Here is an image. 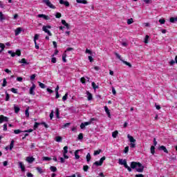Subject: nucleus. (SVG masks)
Masks as SVG:
<instances>
[{
    "label": "nucleus",
    "mask_w": 177,
    "mask_h": 177,
    "mask_svg": "<svg viewBox=\"0 0 177 177\" xmlns=\"http://www.w3.org/2000/svg\"><path fill=\"white\" fill-rule=\"evenodd\" d=\"M50 169L52 172H56V171H57V168H56V167L55 166H51L50 167Z\"/></svg>",
    "instance_id": "b1692460"
},
{
    "label": "nucleus",
    "mask_w": 177,
    "mask_h": 177,
    "mask_svg": "<svg viewBox=\"0 0 177 177\" xmlns=\"http://www.w3.org/2000/svg\"><path fill=\"white\" fill-rule=\"evenodd\" d=\"M19 63H20L21 66H28V64H30V63L27 62V59H26V58H23L19 60Z\"/></svg>",
    "instance_id": "0eeeda50"
},
{
    "label": "nucleus",
    "mask_w": 177,
    "mask_h": 177,
    "mask_svg": "<svg viewBox=\"0 0 177 177\" xmlns=\"http://www.w3.org/2000/svg\"><path fill=\"white\" fill-rule=\"evenodd\" d=\"M44 3L46 4L48 8H50V9H56V7L50 3L49 0H43Z\"/></svg>",
    "instance_id": "423d86ee"
},
{
    "label": "nucleus",
    "mask_w": 177,
    "mask_h": 177,
    "mask_svg": "<svg viewBox=\"0 0 177 177\" xmlns=\"http://www.w3.org/2000/svg\"><path fill=\"white\" fill-rule=\"evenodd\" d=\"M159 150H162V151H164V153H168V149H167V147H165V146L162 145L159 147Z\"/></svg>",
    "instance_id": "4468645a"
},
{
    "label": "nucleus",
    "mask_w": 177,
    "mask_h": 177,
    "mask_svg": "<svg viewBox=\"0 0 177 177\" xmlns=\"http://www.w3.org/2000/svg\"><path fill=\"white\" fill-rule=\"evenodd\" d=\"M76 2L77 3H83L84 5H86V3H88L86 0H76Z\"/></svg>",
    "instance_id": "a211bd4d"
},
{
    "label": "nucleus",
    "mask_w": 177,
    "mask_h": 177,
    "mask_svg": "<svg viewBox=\"0 0 177 177\" xmlns=\"http://www.w3.org/2000/svg\"><path fill=\"white\" fill-rule=\"evenodd\" d=\"M55 140H56V142H62V140H63V139L62 138V137L58 136L55 137Z\"/></svg>",
    "instance_id": "c756f323"
},
{
    "label": "nucleus",
    "mask_w": 177,
    "mask_h": 177,
    "mask_svg": "<svg viewBox=\"0 0 177 177\" xmlns=\"http://www.w3.org/2000/svg\"><path fill=\"white\" fill-rule=\"evenodd\" d=\"M119 164L120 165H124V168H126L129 171V172H132V169H131V167L128 166L126 159H119Z\"/></svg>",
    "instance_id": "f03ea898"
},
{
    "label": "nucleus",
    "mask_w": 177,
    "mask_h": 177,
    "mask_svg": "<svg viewBox=\"0 0 177 177\" xmlns=\"http://www.w3.org/2000/svg\"><path fill=\"white\" fill-rule=\"evenodd\" d=\"M114 55L118 59H119V60H120V62H122V60H124L122 59V58H121V55H120V54H118V53H114Z\"/></svg>",
    "instance_id": "412c9836"
},
{
    "label": "nucleus",
    "mask_w": 177,
    "mask_h": 177,
    "mask_svg": "<svg viewBox=\"0 0 177 177\" xmlns=\"http://www.w3.org/2000/svg\"><path fill=\"white\" fill-rule=\"evenodd\" d=\"M35 89V85L33 84L32 86L30 88V94L32 95L33 96L35 95V92L34 90Z\"/></svg>",
    "instance_id": "9d476101"
},
{
    "label": "nucleus",
    "mask_w": 177,
    "mask_h": 177,
    "mask_svg": "<svg viewBox=\"0 0 177 177\" xmlns=\"http://www.w3.org/2000/svg\"><path fill=\"white\" fill-rule=\"evenodd\" d=\"M51 63H56V57H53L51 59Z\"/></svg>",
    "instance_id": "338daca9"
},
{
    "label": "nucleus",
    "mask_w": 177,
    "mask_h": 177,
    "mask_svg": "<svg viewBox=\"0 0 177 177\" xmlns=\"http://www.w3.org/2000/svg\"><path fill=\"white\" fill-rule=\"evenodd\" d=\"M85 81H86V80L85 79V77H82L80 79V82H82V84H85Z\"/></svg>",
    "instance_id": "13d9d810"
},
{
    "label": "nucleus",
    "mask_w": 177,
    "mask_h": 177,
    "mask_svg": "<svg viewBox=\"0 0 177 177\" xmlns=\"http://www.w3.org/2000/svg\"><path fill=\"white\" fill-rule=\"evenodd\" d=\"M118 135V131H115L112 133V136L114 138H117Z\"/></svg>",
    "instance_id": "bb28decb"
},
{
    "label": "nucleus",
    "mask_w": 177,
    "mask_h": 177,
    "mask_svg": "<svg viewBox=\"0 0 177 177\" xmlns=\"http://www.w3.org/2000/svg\"><path fill=\"white\" fill-rule=\"evenodd\" d=\"M15 146V140H12L10 144V150H12Z\"/></svg>",
    "instance_id": "393cba45"
},
{
    "label": "nucleus",
    "mask_w": 177,
    "mask_h": 177,
    "mask_svg": "<svg viewBox=\"0 0 177 177\" xmlns=\"http://www.w3.org/2000/svg\"><path fill=\"white\" fill-rule=\"evenodd\" d=\"M100 151H102V150H97L94 151V156H97L98 154H100Z\"/></svg>",
    "instance_id": "a18cd8bd"
},
{
    "label": "nucleus",
    "mask_w": 177,
    "mask_h": 177,
    "mask_svg": "<svg viewBox=\"0 0 177 177\" xmlns=\"http://www.w3.org/2000/svg\"><path fill=\"white\" fill-rule=\"evenodd\" d=\"M9 99H10V95H9V93L8 92L6 93V102H9Z\"/></svg>",
    "instance_id": "f704fd0d"
},
{
    "label": "nucleus",
    "mask_w": 177,
    "mask_h": 177,
    "mask_svg": "<svg viewBox=\"0 0 177 177\" xmlns=\"http://www.w3.org/2000/svg\"><path fill=\"white\" fill-rule=\"evenodd\" d=\"M67 153H68V147L65 146L64 147L63 154H67Z\"/></svg>",
    "instance_id": "4be33fe9"
},
{
    "label": "nucleus",
    "mask_w": 177,
    "mask_h": 177,
    "mask_svg": "<svg viewBox=\"0 0 177 177\" xmlns=\"http://www.w3.org/2000/svg\"><path fill=\"white\" fill-rule=\"evenodd\" d=\"M37 17L43 18V19H44V20H49V19H50V18L49 17V16L45 15H44V14H39V15H37Z\"/></svg>",
    "instance_id": "1a4fd4ad"
},
{
    "label": "nucleus",
    "mask_w": 177,
    "mask_h": 177,
    "mask_svg": "<svg viewBox=\"0 0 177 177\" xmlns=\"http://www.w3.org/2000/svg\"><path fill=\"white\" fill-rule=\"evenodd\" d=\"M132 23H133V19L130 18V19H127V24H129V26L132 24Z\"/></svg>",
    "instance_id": "c9c22d12"
},
{
    "label": "nucleus",
    "mask_w": 177,
    "mask_h": 177,
    "mask_svg": "<svg viewBox=\"0 0 177 177\" xmlns=\"http://www.w3.org/2000/svg\"><path fill=\"white\" fill-rule=\"evenodd\" d=\"M56 115H57V118H60V112L59 111V109L56 108Z\"/></svg>",
    "instance_id": "473e14b6"
},
{
    "label": "nucleus",
    "mask_w": 177,
    "mask_h": 177,
    "mask_svg": "<svg viewBox=\"0 0 177 177\" xmlns=\"http://www.w3.org/2000/svg\"><path fill=\"white\" fill-rule=\"evenodd\" d=\"M131 169H136L137 172H143L145 170V166H142L140 162H131Z\"/></svg>",
    "instance_id": "f257e3e1"
},
{
    "label": "nucleus",
    "mask_w": 177,
    "mask_h": 177,
    "mask_svg": "<svg viewBox=\"0 0 177 177\" xmlns=\"http://www.w3.org/2000/svg\"><path fill=\"white\" fill-rule=\"evenodd\" d=\"M36 169L39 172V174H42L44 172L41 167H37Z\"/></svg>",
    "instance_id": "37998d69"
},
{
    "label": "nucleus",
    "mask_w": 177,
    "mask_h": 177,
    "mask_svg": "<svg viewBox=\"0 0 177 177\" xmlns=\"http://www.w3.org/2000/svg\"><path fill=\"white\" fill-rule=\"evenodd\" d=\"M128 151H129V147H126L124 148V153H125V154H127V153H128Z\"/></svg>",
    "instance_id": "8fccbe9b"
},
{
    "label": "nucleus",
    "mask_w": 177,
    "mask_h": 177,
    "mask_svg": "<svg viewBox=\"0 0 177 177\" xmlns=\"http://www.w3.org/2000/svg\"><path fill=\"white\" fill-rule=\"evenodd\" d=\"M42 160H43V161H50V160H52V158H49V157L44 156L42 158Z\"/></svg>",
    "instance_id": "cd10ccee"
},
{
    "label": "nucleus",
    "mask_w": 177,
    "mask_h": 177,
    "mask_svg": "<svg viewBox=\"0 0 177 177\" xmlns=\"http://www.w3.org/2000/svg\"><path fill=\"white\" fill-rule=\"evenodd\" d=\"M105 112L106 113L108 117L110 118V117H111V115L110 114V111L109 110V108L107 107V106H105L104 107Z\"/></svg>",
    "instance_id": "dca6fc26"
},
{
    "label": "nucleus",
    "mask_w": 177,
    "mask_h": 177,
    "mask_svg": "<svg viewBox=\"0 0 177 177\" xmlns=\"http://www.w3.org/2000/svg\"><path fill=\"white\" fill-rule=\"evenodd\" d=\"M0 48H1V50H5V44L0 43Z\"/></svg>",
    "instance_id": "864d4df0"
},
{
    "label": "nucleus",
    "mask_w": 177,
    "mask_h": 177,
    "mask_svg": "<svg viewBox=\"0 0 177 177\" xmlns=\"http://www.w3.org/2000/svg\"><path fill=\"white\" fill-rule=\"evenodd\" d=\"M130 147H131V149L136 147V145L135 144V142H131L130 144Z\"/></svg>",
    "instance_id": "3c124183"
},
{
    "label": "nucleus",
    "mask_w": 177,
    "mask_h": 177,
    "mask_svg": "<svg viewBox=\"0 0 177 177\" xmlns=\"http://www.w3.org/2000/svg\"><path fill=\"white\" fill-rule=\"evenodd\" d=\"M38 38H39V35L38 34L35 35L34 42H37V40L38 39Z\"/></svg>",
    "instance_id": "a19ab883"
},
{
    "label": "nucleus",
    "mask_w": 177,
    "mask_h": 177,
    "mask_svg": "<svg viewBox=\"0 0 177 177\" xmlns=\"http://www.w3.org/2000/svg\"><path fill=\"white\" fill-rule=\"evenodd\" d=\"M62 24H63V26H66L67 24V22H66V20L62 19Z\"/></svg>",
    "instance_id": "0e129e2a"
},
{
    "label": "nucleus",
    "mask_w": 177,
    "mask_h": 177,
    "mask_svg": "<svg viewBox=\"0 0 177 177\" xmlns=\"http://www.w3.org/2000/svg\"><path fill=\"white\" fill-rule=\"evenodd\" d=\"M19 167L21 168V171L22 172H26V166H24V164H23V162H19Z\"/></svg>",
    "instance_id": "6e6552de"
},
{
    "label": "nucleus",
    "mask_w": 177,
    "mask_h": 177,
    "mask_svg": "<svg viewBox=\"0 0 177 177\" xmlns=\"http://www.w3.org/2000/svg\"><path fill=\"white\" fill-rule=\"evenodd\" d=\"M55 17L56 19H60V17H62V14L59 12H57V14L55 15Z\"/></svg>",
    "instance_id": "c03bdc74"
},
{
    "label": "nucleus",
    "mask_w": 177,
    "mask_h": 177,
    "mask_svg": "<svg viewBox=\"0 0 177 177\" xmlns=\"http://www.w3.org/2000/svg\"><path fill=\"white\" fill-rule=\"evenodd\" d=\"M59 160L62 164L66 162V160H64V158H59Z\"/></svg>",
    "instance_id": "bf43d9fd"
},
{
    "label": "nucleus",
    "mask_w": 177,
    "mask_h": 177,
    "mask_svg": "<svg viewBox=\"0 0 177 177\" xmlns=\"http://www.w3.org/2000/svg\"><path fill=\"white\" fill-rule=\"evenodd\" d=\"M86 158L87 162H89L91 161V153H88Z\"/></svg>",
    "instance_id": "7c9ffc66"
},
{
    "label": "nucleus",
    "mask_w": 177,
    "mask_h": 177,
    "mask_svg": "<svg viewBox=\"0 0 177 177\" xmlns=\"http://www.w3.org/2000/svg\"><path fill=\"white\" fill-rule=\"evenodd\" d=\"M159 23H160V24H165V19H159Z\"/></svg>",
    "instance_id": "09e8293b"
},
{
    "label": "nucleus",
    "mask_w": 177,
    "mask_h": 177,
    "mask_svg": "<svg viewBox=\"0 0 177 177\" xmlns=\"http://www.w3.org/2000/svg\"><path fill=\"white\" fill-rule=\"evenodd\" d=\"M89 169V166L88 165H84L83 167V170L84 171V172H88V170Z\"/></svg>",
    "instance_id": "4c0bfd02"
},
{
    "label": "nucleus",
    "mask_w": 177,
    "mask_h": 177,
    "mask_svg": "<svg viewBox=\"0 0 177 177\" xmlns=\"http://www.w3.org/2000/svg\"><path fill=\"white\" fill-rule=\"evenodd\" d=\"M8 53H9V55H11L12 57H15L16 55H17L18 56H21V51H20V50H17L16 53H13V51L12 50H8Z\"/></svg>",
    "instance_id": "39448f33"
},
{
    "label": "nucleus",
    "mask_w": 177,
    "mask_h": 177,
    "mask_svg": "<svg viewBox=\"0 0 177 177\" xmlns=\"http://www.w3.org/2000/svg\"><path fill=\"white\" fill-rule=\"evenodd\" d=\"M26 161L29 164H31V163L34 162V161H35V158H34L33 157L28 156L26 158Z\"/></svg>",
    "instance_id": "9b49d317"
},
{
    "label": "nucleus",
    "mask_w": 177,
    "mask_h": 177,
    "mask_svg": "<svg viewBox=\"0 0 177 177\" xmlns=\"http://www.w3.org/2000/svg\"><path fill=\"white\" fill-rule=\"evenodd\" d=\"M6 84H8V82H6V79H3V84H2V86H6Z\"/></svg>",
    "instance_id": "603ef678"
},
{
    "label": "nucleus",
    "mask_w": 177,
    "mask_h": 177,
    "mask_svg": "<svg viewBox=\"0 0 177 177\" xmlns=\"http://www.w3.org/2000/svg\"><path fill=\"white\" fill-rule=\"evenodd\" d=\"M14 110L16 114L20 111V108L19 106H17L16 104L14 105Z\"/></svg>",
    "instance_id": "6ab92c4d"
},
{
    "label": "nucleus",
    "mask_w": 177,
    "mask_h": 177,
    "mask_svg": "<svg viewBox=\"0 0 177 177\" xmlns=\"http://www.w3.org/2000/svg\"><path fill=\"white\" fill-rule=\"evenodd\" d=\"M21 132L24 131L20 129L14 130V133H15V135H19V133H21Z\"/></svg>",
    "instance_id": "2f4dec72"
},
{
    "label": "nucleus",
    "mask_w": 177,
    "mask_h": 177,
    "mask_svg": "<svg viewBox=\"0 0 177 177\" xmlns=\"http://www.w3.org/2000/svg\"><path fill=\"white\" fill-rule=\"evenodd\" d=\"M82 139H84V134H82V133H80L78 136V140H82Z\"/></svg>",
    "instance_id": "ea45409f"
},
{
    "label": "nucleus",
    "mask_w": 177,
    "mask_h": 177,
    "mask_svg": "<svg viewBox=\"0 0 177 177\" xmlns=\"http://www.w3.org/2000/svg\"><path fill=\"white\" fill-rule=\"evenodd\" d=\"M66 57H67V54L64 53L62 55V60L64 62V63H66L67 59H66Z\"/></svg>",
    "instance_id": "5701e85b"
},
{
    "label": "nucleus",
    "mask_w": 177,
    "mask_h": 177,
    "mask_svg": "<svg viewBox=\"0 0 177 177\" xmlns=\"http://www.w3.org/2000/svg\"><path fill=\"white\" fill-rule=\"evenodd\" d=\"M37 77L36 74H33L30 76V80L31 81H34V80H35V77Z\"/></svg>",
    "instance_id": "de8ad7c7"
},
{
    "label": "nucleus",
    "mask_w": 177,
    "mask_h": 177,
    "mask_svg": "<svg viewBox=\"0 0 177 177\" xmlns=\"http://www.w3.org/2000/svg\"><path fill=\"white\" fill-rule=\"evenodd\" d=\"M48 28H52V27L50 26H44L42 30L44 32H46L49 37H52V33L50 32V30H48Z\"/></svg>",
    "instance_id": "20e7f679"
},
{
    "label": "nucleus",
    "mask_w": 177,
    "mask_h": 177,
    "mask_svg": "<svg viewBox=\"0 0 177 177\" xmlns=\"http://www.w3.org/2000/svg\"><path fill=\"white\" fill-rule=\"evenodd\" d=\"M91 85H92L93 89H99V86H96V84L95 83V82H93L91 83Z\"/></svg>",
    "instance_id": "a878e982"
},
{
    "label": "nucleus",
    "mask_w": 177,
    "mask_h": 177,
    "mask_svg": "<svg viewBox=\"0 0 177 177\" xmlns=\"http://www.w3.org/2000/svg\"><path fill=\"white\" fill-rule=\"evenodd\" d=\"M17 81H18L19 82H21V81H23V77H18L17 78Z\"/></svg>",
    "instance_id": "680f3d73"
},
{
    "label": "nucleus",
    "mask_w": 177,
    "mask_h": 177,
    "mask_svg": "<svg viewBox=\"0 0 177 177\" xmlns=\"http://www.w3.org/2000/svg\"><path fill=\"white\" fill-rule=\"evenodd\" d=\"M78 153H80V149H77L75 151V160H80V155H78Z\"/></svg>",
    "instance_id": "f3484780"
},
{
    "label": "nucleus",
    "mask_w": 177,
    "mask_h": 177,
    "mask_svg": "<svg viewBox=\"0 0 177 177\" xmlns=\"http://www.w3.org/2000/svg\"><path fill=\"white\" fill-rule=\"evenodd\" d=\"M41 125H44L45 128H49V126L45 122H41Z\"/></svg>",
    "instance_id": "6e6d98bb"
},
{
    "label": "nucleus",
    "mask_w": 177,
    "mask_h": 177,
    "mask_svg": "<svg viewBox=\"0 0 177 177\" xmlns=\"http://www.w3.org/2000/svg\"><path fill=\"white\" fill-rule=\"evenodd\" d=\"M136 177H145V176L143 174H136Z\"/></svg>",
    "instance_id": "774afa93"
},
{
    "label": "nucleus",
    "mask_w": 177,
    "mask_h": 177,
    "mask_svg": "<svg viewBox=\"0 0 177 177\" xmlns=\"http://www.w3.org/2000/svg\"><path fill=\"white\" fill-rule=\"evenodd\" d=\"M127 138L131 143H135V142H136V140H135V138H133V137L129 134L127 135Z\"/></svg>",
    "instance_id": "ddd939ff"
},
{
    "label": "nucleus",
    "mask_w": 177,
    "mask_h": 177,
    "mask_svg": "<svg viewBox=\"0 0 177 177\" xmlns=\"http://www.w3.org/2000/svg\"><path fill=\"white\" fill-rule=\"evenodd\" d=\"M53 118V111H51L50 113V120H52Z\"/></svg>",
    "instance_id": "69168bd1"
},
{
    "label": "nucleus",
    "mask_w": 177,
    "mask_h": 177,
    "mask_svg": "<svg viewBox=\"0 0 177 177\" xmlns=\"http://www.w3.org/2000/svg\"><path fill=\"white\" fill-rule=\"evenodd\" d=\"M24 133H30L32 132V129H28V130H25V131H24Z\"/></svg>",
    "instance_id": "e2e57ef3"
},
{
    "label": "nucleus",
    "mask_w": 177,
    "mask_h": 177,
    "mask_svg": "<svg viewBox=\"0 0 177 177\" xmlns=\"http://www.w3.org/2000/svg\"><path fill=\"white\" fill-rule=\"evenodd\" d=\"M21 31H23V28H17L15 32V36L17 37V35H19V34L21 33Z\"/></svg>",
    "instance_id": "f8f14e48"
},
{
    "label": "nucleus",
    "mask_w": 177,
    "mask_h": 177,
    "mask_svg": "<svg viewBox=\"0 0 177 177\" xmlns=\"http://www.w3.org/2000/svg\"><path fill=\"white\" fill-rule=\"evenodd\" d=\"M28 110H29V109L28 108V109H26V111H25V115H26V117H30V113L28 112Z\"/></svg>",
    "instance_id": "79ce46f5"
},
{
    "label": "nucleus",
    "mask_w": 177,
    "mask_h": 177,
    "mask_svg": "<svg viewBox=\"0 0 177 177\" xmlns=\"http://www.w3.org/2000/svg\"><path fill=\"white\" fill-rule=\"evenodd\" d=\"M156 147L154 146H151V154H154V153H156Z\"/></svg>",
    "instance_id": "e433bc0d"
},
{
    "label": "nucleus",
    "mask_w": 177,
    "mask_h": 177,
    "mask_svg": "<svg viewBox=\"0 0 177 177\" xmlns=\"http://www.w3.org/2000/svg\"><path fill=\"white\" fill-rule=\"evenodd\" d=\"M68 96V93H66L62 97V100L63 102H66V100H67V97Z\"/></svg>",
    "instance_id": "72a5a7b5"
},
{
    "label": "nucleus",
    "mask_w": 177,
    "mask_h": 177,
    "mask_svg": "<svg viewBox=\"0 0 177 177\" xmlns=\"http://www.w3.org/2000/svg\"><path fill=\"white\" fill-rule=\"evenodd\" d=\"M149 38H150V37L147 35L144 40L145 44H149Z\"/></svg>",
    "instance_id": "c85d7f7f"
},
{
    "label": "nucleus",
    "mask_w": 177,
    "mask_h": 177,
    "mask_svg": "<svg viewBox=\"0 0 177 177\" xmlns=\"http://www.w3.org/2000/svg\"><path fill=\"white\" fill-rule=\"evenodd\" d=\"M11 92H12V93H17V89L12 88H11Z\"/></svg>",
    "instance_id": "4d7b16f0"
},
{
    "label": "nucleus",
    "mask_w": 177,
    "mask_h": 177,
    "mask_svg": "<svg viewBox=\"0 0 177 177\" xmlns=\"http://www.w3.org/2000/svg\"><path fill=\"white\" fill-rule=\"evenodd\" d=\"M85 53H88V55H92V51H91V50L86 48Z\"/></svg>",
    "instance_id": "5fc2aeb1"
},
{
    "label": "nucleus",
    "mask_w": 177,
    "mask_h": 177,
    "mask_svg": "<svg viewBox=\"0 0 177 177\" xmlns=\"http://www.w3.org/2000/svg\"><path fill=\"white\" fill-rule=\"evenodd\" d=\"M38 83H39V86H40V88H41L42 89H45L46 86L44 84L41 83L40 82H39Z\"/></svg>",
    "instance_id": "58836bf2"
},
{
    "label": "nucleus",
    "mask_w": 177,
    "mask_h": 177,
    "mask_svg": "<svg viewBox=\"0 0 177 177\" xmlns=\"http://www.w3.org/2000/svg\"><path fill=\"white\" fill-rule=\"evenodd\" d=\"M104 160H106V156H103L102 158H100V161H96L93 163V166H92V168H95V165L96 167H99V166H101V165H103V162L104 161Z\"/></svg>",
    "instance_id": "7ed1b4c3"
},
{
    "label": "nucleus",
    "mask_w": 177,
    "mask_h": 177,
    "mask_svg": "<svg viewBox=\"0 0 177 177\" xmlns=\"http://www.w3.org/2000/svg\"><path fill=\"white\" fill-rule=\"evenodd\" d=\"M39 125H41V123L35 122V125H34L35 129H37V128H38V127H39Z\"/></svg>",
    "instance_id": "49530a36"
},
{
    "label": "nucleus",
    "mask_w": 177,
    "mask_h": 177,
    "mask_svg": "<svg viewBox=\"0 0 177 177\" xmlns=\"http://www.w3.org/2000/svg\"><path fill=\"white\" fill-rule=\"evenodd\" d=\"M122 62L124 63V64H126V66H128L130 68L132 67V64H131V63L124 60H122Z\"/></svg>",
    "instance_id": "aec40b11"
},
{
    "label": "nucleus",
    "mask_w": 177,
    "mask_h": 177,
    "mask_svg": "<svg viewBox=\"0 0 177 177\" xmlns=\"http://www.w3.org/2000/svg\"><path fill=\"white\" fill-rule=\"evenodd\" d=\"M86 95L88 96L87 99L88 100L91 101L92 99H93V97L92 96V93H91L89 91H86Z\"/></svg>",
    "instance_id": "2eb2a0df"
},
{
    "label": "nucleus",
    "mask_w": 177,
    "mask_h": 177,
    "mask_svg": "<svg viewBox=\"0 0 177 177\" xmlns=\"http://www.w3.org/2000/svg\"><path fill=\"white\" fill-rule=\"evenodd\" d=\"M112 93L114 95L117 94V92L115 91V88H114V87H112Z\"/></svg>",
    "instance_id": "052dcab7"
}]
</instances>
